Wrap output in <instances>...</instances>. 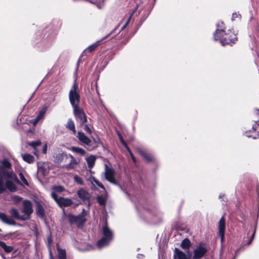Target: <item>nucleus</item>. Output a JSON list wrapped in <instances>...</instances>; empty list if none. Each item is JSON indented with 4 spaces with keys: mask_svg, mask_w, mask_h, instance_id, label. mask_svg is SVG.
Here are the masks:
<instances>
[{
    "mask_svg": "<svg viewBox=\"0 0 259 259\" xmlns=\"http://www.w3.org/2000/svg\"><path fill=\"white\" fill-rule=\"evenodd\" d=\"M206 250H207L205 247H203L201 245L199 246L194 250V258H201L205 253Z\"/></svg>",
    "mask_w": 259,
    "mask_h": 259,
    "instance_id": "4468645a",
    "label": "nucleus"
},
{
    "mask_svg": "<svg viewBox=\"0 0 259 259\" xmlns=\"http://www.w3.org/2000/svg\"><path fill=\"white\" fill-rule=\"evenodd\" d=\"M2 168L0 167V194L2 193L5 190V185L4 184L3 176L2 173L3 174L4 177H6L7 178L15 180L17 183H19V180L14 175L13 172H2Z\"/></svg>",
    "mask_w": 259,
    "mask_h": 259,
    "instance_id": "6e6552de",
    "label": "nucleus"
},
{
    "mask_svg": "<svg viewBox=\"0 0 259 259\" xmlns=\"http://www.w3.org/2000/svg\"><path fill=\"white\" fill-rule=\"evenodd\" d=\"M79 140L87 145H90L91 140L88 138L83 133L79 132L77 136Z\"/></svg>",
    "mask_w": 259,
    "mask_h": 259,
    "instance_id": "f3484780",
    "label": "nucleus"
},
{
    "mask_svg": "<svg viewBox=\"0 0 259 259\" xmlns=\"http://www.w3.org/2000/svg\"><path fill=\"white\" fill-rule=\"evenodd\" d=\"M66 127L69 129L70 130L72 131L74 134L76 133L75 125L72 120L69 119L68 120V122L66 125Z\"/></svg>",
    "mask_w": 259,
    "mask_h": 259,
    "instance_id": "393cba45",
    "label": "nucleus"
},
{
    "mask_svg": "<svg viewBox=\"0 0 259 259\" xmlns=\"http://www.w3.org/2000/svg\"><path fill=\"white\" fill-rule=\"evenodd\" d=\"M22 198L19 196L14 195L11 196V200L13 201L14 203L17 204L21 201Z\"/></svg>",
    "mask_w": 259,
    "mask_h": 259,
    "instance_id": "7c9ffc66",
    "label": "nucleus"
},
{
    "mask_svg": "<svg viewBox=\"0 0 259 259\" xmlns=\"http://www.w3.org/2000/svg\"><path fill=\"white\" fill-rule=\"evenodd\" d=\"M51 196L55 200L57 203L61 207H68L73 204L71 199L67 198L58 197L57 195L55 192H52Z\"/></svg>",
    "mask_w": 259,
    "mask_h": 259,
    "instance_id": "0eeeda50",
    "label": "nucleus"
},
{
    "mask_svg": "<svg viewBox=\"0 0 259 259\" xmlns=\"http://www.w3.org/2000/svg\"><path fill=\"white\" fill-rule=\"evenodd\" d=\"M224 196L223 194H220V196H219V198H222L223 196Z\"/></svg>",
    "mask_w": 259,
    "mask_h": 259,
    "instance_id": "3c124183",
    "label": "nucleus"
},
{
    "mask_svg": "<svg viewBox=\"0 0 259 259\" xmlns=\"http://www.w3.org/2000/svg\"><path fill=\"white\" fill-rule=\"evenodd\" d=\"M16 253V251H14V252H13V254Z\"/></svg>",
    "mask_w": 259,
    "mask_h": 259,
    "instance_id": "5fc2aeb1",
    "label": "nucleus"
},
{
    "mask_svg": "<svg viewBox=\"0 0 259 259\" xmlns=\"http://www.w3.org/2000/svg\"><path fill=\"white\" fill-rule=\"evenodd\" d=\"M225 228V220L224 217H223L221 218L219 222V233L221 238V242H222L224 241Z\"/></svg>",
    "mask_w": 259,
    "mask_h": 259,
    "instance_id": "ddd939ff",
    "label": "nucleus"
},
{
    "mask_svg": "<svg viewBox=\"0 0 259 259\" xmlns=\"http://www.w3.org/2000/svg\"><path fill=\"white\" fill-rule=\"evenodd\" d=\"M7 188L11 192H15L17 190V187L14 183L10 181H7L6 182Z\"/></svg>",
    "mask_w": 259,
    "mask_h": 259,
    "instance_id": "4be33fe9",
    "label": "nucleus"
},
{
    "mask_svg": "<svg viewBox=\"0 0 259 259\" xmlns=\"http://www.w3.org/2000/svg\"><path fill=\"white\" fill-rule=\"evenodd\" d=\"M50 244H48V247H49V249H50V248H51Z\"/></svg>",
    "mask_w": 259,
    "mask_h": 259,
    "instance_id": "603ef678",
    "label": "nucleus"
},
{
    "mask_svg": "<svg viewBox=\"0 0 259 259\" xmlns=\"http://www.w3.org/2000/svg\"><path fill=\"white\" fill-rule=\"evenodd\" d=\"M138 150L141 155L147 161H150L152 160L151 157L147 154L145 152L141 149H138Z\"/></svg>",
    "mask_w": 259,
    "mask_h": 259,
    "instance_id": "a878e982",
    "label": "nucleus"
},
{
    "mask_svg": "<svg viewBox=\"0 0 259 259\" xmlns=\"http://www.w3.org/2000/svg\"><path fill=\"white\" fill-rule=\"evenodd\" d=\"M19 176L20 177V179L22 182V183H20L19 182V184H20L21 185H25L27 186H29V183L27 181V180L26 179V178L24 177V176H23V174L22 172H20L19 174Z\"/></svg>",
    "mask_w": 259,
    "mask_h": 259,
    "instance_id": "bb28decb",
    "label": "nucleus"
},
{
    "mask_svg": "<svg viewBox=\"0 0 259 259\" xmlns=\"http://www.w3.org/2000/svg\"><path fill=\"white\" fill-rule=\"evenodd\" d=\"M74 114L81 124H83L87 121L83 110L79 107L73 109Z\"/></svg>",
    "mask_w": 259,
    "mask_h": 259,
    "instance_id": "9d476101",
    "label": "nucleus"
},
{
    "mask_svg": "<svg viewBox=\"0 0 259 259\" xmlns=\"http://www.w3.org/2000/svg\"><path fill=\"white\" fill-rule=\"evenodd\" d=\"M70 150L74 152L78 153L81 155H84L86 153L85 151L82 148L77 147H72Z\"/></svg>",
    "mask_w": 259,
    "mask_h": 259,
    "instance_id": "b1692460",
    "label": "nucleus"
},
{
    "mask_svg": "<svg viewBox=\"0 0 259 259\" xmlns=\"http://www.w3.org/2000/svg\"><path fill=\"white\" fill-rule=\"evenodd\" d=\"M137 257L138 259H143L144 258V255L141 254H138Z\"/></svg>",
    "mask_w": 259,
    "mask_h": 259,
    "instance_id": "49530a36",
    "label": "nucleus"
},
{
    "mask_svg": "<svg viewBox=\"0 0 259 259\" xmlns=\"http://www.w3.org/2000/svg\"><path fill=\"white\" fill-rule=\"evenodd\" d=\"M23 208L22 212L24 213L22 219L25 220H28L30 214L33 212L32 204L28 200H24L23 203Z\"/></svg>",
    "mask_w": 259,
    "mask_h": 259,
    "instance_id": "1a4fd4ad",
    "label": "nucleus"
},
{
    "mask_svg": "<svg viewBox=\"0 0 259 259\" xmlns=\"http://www.w3.org/2000/svg\"><path fill=\"white\" fill-rule=\"evenodd\" d=\"M57 248L59 258L60 259H66V250L65 249L60 248L59 247L58 244H57Z\"/></svg>",
    "mask_w": 259,
    "mask_h": 259,
    "instance_id": "412c9836",
    "label": "nucleus"
},
{
    "mask_svg": "<svg viewBox=\"0 0 259 259\" xmlns=\"http://www.w3.org/2000/svg\"><path fill=\"white\" fill-rule=\"evenodd\" d=\"M174 259H195L192 257V253L188 251L186 254L178 248H175L174 255Z\"/></svg>",
    "mask_w": 259,
    "mask_h": 259,
    "instance_id": "9b49d317",
    "label": "nucleus"
},
{
    "mask_svg": "<svg viewBox=\"0 0 259 259\" xmlns=\"http://www.w3.org/2000/svg\"><path fill=\"white\" fill-rule=\"evenodd\" d=\"M113 237L112 232L107 227L103 228V241H99L98 243H105V242L111 241Z\"/></svg>",
    "mask_w": 259,
    "mask_h": 259,
    "instance_id": "f8f14e48",
    "label": "nucleus"
},
{
    "mask_svg": "<svg viewBox=\"0 0 259 259\" xmlns=\"http://www.w3.org/2000/svg\"><path fill=\"white\" fill-rule=\"evenodd\" d=\"M77 195L80 199L83 201L88 200L91 197V195L83 189H80L77 191Z\"/></svg>",
    "mask_w": 259,
    "mask_h": 259,
    "instance_id": "2eb2a0df",
    "label": "nucleus"
},
{
    "mask_svg": "<svg viewBox=\"0 0 259 259\" xmlns=\"http://www.w3.org/2000/svg\"><path fill=\"white\" fill-rule=\"evenodd\" d=\"M107 37V36H106V37H103V38L102 40H103V39H105V38H106Z\"/></svg>",
    "mask_w": 259,
    "mask_h": 259,
    "instance_id": "864d4df0",
    "label": "nucleus"
},
{
    "mask_svg": "<svg viewBox=\"0 0 259 259\" xmlns=\"http://www.w3.org/2000/svg\"><path fill=\"white\" fill-rule=\"evenodd\" d=\"M237 16V14H233V18H234L235 17H236Z\"/></svg>",
    "mask_w": 259,
    "mask_h": 259,
    "instance_id": "09e8293b",
    "label": "nucleus"
},
{
    "mask_svg": "<svg viewBox=\"0 0 259 259\" xmlns=\"http://www.w3.org/2000/svg\"><path fill=\"white\" fill-rule=\"evenodd\" d=\"M53 190L54 191L53 192H62L65 190V189L63 187L61 186H55L53 188Z\"/></svg>",
    "mask_w": 259,
    "mask_h": 259,
    "instance_id": "473e14b6",
    "label": "nucleus"
},
{
    "mask_svg": "<svg viewBox=\"0 0 259 259\" xmlns=\"http://www.w3.org/2000/svg\"><path fill=\"white\" fill-rule=\"evenodd\" d=\"M59 157L61 158H65V159L69 160V163L66 164L63 166L64 168L68 170L74 169L77 166L79 163L76 159H75L72 155L67 154L66 153H62L59 156Z\"/></svg>",
    "mask_w": 259,
    "mask_h": 259,
    "instance_id": "39448f33",
    "label": "nucleus"
},
{
    "mask_svg": "<svg viewBox=\"0 0 259 259\" xmlns=\"http://www.w3.org/2000/svg\"><path fill=\"white\" fill-rule=\"evenodd\" d=\"M2 163L3 165V166H5V167L9 168L11 167V164L10 162L7 159H4L2 161Z\"/></svg>",
    "mask_w": 259,
    "mask_h": 259,
    "instance_id": "f704fd0d",
    "label": "nucleus"
},
{
    "mask_svg": "<svg viewBox=\"0 0 259 259\" xmlns=\"http://www.w3.org/2000/svg\"><path fill=\"white\" fill-rule=\"evenodd\" d=\"M10 213L11 217L13 218H15V219H16L18 220H22V221H25V220H23L22 219L23 215H20L19 212L16 208H11V210H10Z\"/></svg>",
    "mask_w": 259,
    "mask_h": 259,
    "instance_id": "a211bd4d",
    "label": "nucleus"
},
{
    "mask_svg": "<svg viewBox=\"0 0 259 259\" xmlns=\"http://www.w3.org/2000/svg\"><path fill=\"white\" fill-rule=\"evenodd\" d=\"M50 258L53 259V254H52L51 251H50Z\"/></svg>",
    "mask_w": 259,
    "mask_h": 259,
    "instance_id": "de8ad7c7",
    "label": "nucleus"
},
{
    "mask_svg": "<svg viewBox=\"0 0 259 259\" xmlns=\"http://www.w3.org/2000/svg\"><path fill=\"white\" fill-rule=\"evenodd\" d=\"M62 153L61 154H58V155L56 156V160H57V161L58 162H62L64 159H65V158H61L60 157H59V156L61 155Z\"/></svg>",
    "mask_w": 259,
    "mask_h": 259,
    "instance_id": "79ce46f5",
    "label": "nucleus"
},
{
    "mask_svg": "<svg viewBox=\"0 0 259 259\" xmlns=\"http://www.w3.org/2000/svg\"><path fill=\"white\" fill-rule=\"evenodd\" d=\"M97 201L100 205H105L106 202V199L103 196H98Z\"/></svg>",
    "mask_w": 259,
    "mask_h": 259,
    "instance_id": "72a5a7b5",
    "label": "nucleus"
},
{
    "mask_svg": "<svg viewBox=\"0 0 259 259\" xmlns=\"http://www.w3.org/2000/svg\"><path fill=\"white\" fill-rule=\"evenodd\" d=\"M51 241L49 239V243H50Z\"/></svg>",
    "mask_w": 259,
    "mask_h": 259,
    "instance_id": "4d7b16f0",
    "label": "nucleus"
},
{
    "mask_svg": "<svg viewBox=\"0 0 259 259\" xmlns=\"http://www.w3.org/2000/svg\"><path fill=\"white\" fill-rule=\"evenodd\" d=\"M104 174L106 180L114 185H118V183L115 178V171L113 168L105 164Z\"/></svg>",
    "mask_w": 259,
    "mask_h": 259,
    "instance_id": "423d86ee",
    "label": "nucleus"
},
{
    "mask_svg": "<svg viewBox=\"0 0 259 259\" xmlns=\"http://www.w3.org/2000/svg\"><path fill=\"white\" fill-rule=\"evenodd\" d=\"M74 181L77 184H79V185H83L84 184L83 183V181L82 179V178L80 177H79L77 175H75L74 176Z\"/></svg>",
    "mask_w": 259,
    "mask_h": 259,
    "instance_id": "2f4dec72",
    "label": "nucleus"
},
{
    "mask_svg": "<svg viewBox=\"0 0 259 259\" xmlns=\"http://www.w3.org/2000/svg\"><path fill=\"white\" fill-rule=\"evenodd\" d=\"M182 243H190V241L188 239L185 238L182 241Z\"/></svg>",
    "mask_w": 259,
    "mask_h": 259,
    "instance_id": "a18cd8bd",
    "label": "nucleus"
},
{
    "mask_svg": "<svg viewBox=\"0 0 259 259\" xmlns=\"http://www.w3.org/2000/svg\"><path fill=\"white\" fill-rule=\"evenodd\" d=\"M102 40L97 41L95 43L92 44V45L90 46L87 49V50H88L90 52H92L93 51H94L100 45V42Z\"/></svg>",
    "mask_w": 259,
    "mask_h": 259,
    "instance_id": "c85d7f7f",
    "label": "nucleus"
},
{
    "mask_svg": "<svg viewBox=\"0 0 259 259\" xmlns=\"http://www.w3.org/2000/svg\"><path fill=\"white\" fill-rule=\"evenodd\" d=\"M96 157L94 155H91L86 158V160L90 168H92L95 163Z\"/></svg>",
    "mask_w": 259,
    "mask_h": 259,
    "instance_id": "aec40b11",
    "label": "nucleus"
},
{
    "mask_svg": "<svg viewBox=\"0 0 259 259\" xmlns=\"http://www.w3.org/2000/svg\"><path fill=\"white\" fill-rule=\"evenodd\" d=\"M37 213L40 217H43L44 214V211L43 207L40 204L37 205L36 208Z\"/></svg>",
    "mask_w": 259,
    "mask_h": 259,
    "instance_id": "c756f323",
    "label": "nucleus"
},
{
    "mask_svg": "<svg viewBox=\"0 0 259 259\" xmlns=\"http://www.w3.org/2000/svg\"><path fill=\"white\" fill-rule=\"evenodd\" d=\"M133 13H132L130 17L128 18V20H127V22L125 23V24L121 28V29L122 30H123L126 27V26L128 25V24L130 23V21H131V18L132 17V15H133Z\"/></svg>",
    "mask_w": 259,
    "mask_h": 259,
    "instance_id": "58836bf2",
    "label": "nucleus"
},
{
    "mask_svg": "<svg viewBox=\"0 0 259 259\" xmlns=\"http://www.w3.org/2000/svg\"><path fill=\"white\" fill-rule=\"evenodd\" d=\"M222 250L221 251V255H222Z\"/></svg>",
    "mask_w": 259,
    "mask_h": 259,
    "instance_id": "13d9d810",
    "label": "nucleus"
},
{
    "mask_svg": "<svg viewBox=\"0 0 259 259\" xmlns=\"http://www.w3.org/2000/svg\"><path fill=\"white\" fill-rule=\"evenodd\" d=\"M89 214L88 212L83 209L80 214L78 215L69 214L68 221L71 224H74L78 227H82L87 221L86 216Z\"/></svg>",
    "mask_w": 259,
    "mask_h": 259,
    "instance_id": "f03ea898",
    "label": "nucleus"
},
{
    "mask_svg": "<svg viewBox=\"0 0 259 259\" xmlns=\"http://www.w3.org/2000/svg\"><path fill=\"white\" fill-rule=\"evenodd\" d=\"M69 98L73 108H78L80 102V96L78 93V85L75 81L69 92Z\"/></svg>",
    "mask_w": 259,
    "mask_h": 259,
    "instance_id": "7ed1b4c3",
    "label": "nucleus"
},
{
    "mask_svg": "<svg viewBox=\"0 0 259 259\" xmlns=\"http://www.w3.org/2000/svg\"><path fill=\"white\" fill-rule=\"evenodd\" d=\"M108 244H75V248L80 251L100 250L107 246Z\"/></svg>",
    "mask_w": 259,
    "mask_h": 259,
    "instance_id": "20e7f679",
    "label": "nucleus"
},
{
    "mask_svg": "<svg viewBox=\"0 0 259 259\" xmlns=\"http://www.w3.org/2000/svg\"><path fill=\"white\" fill-rule=\"evenodd\" d=\"M84 130L89 134H91L92 133V131L90 128L88 126V125H85L84 127Z\"/></svg>",
    "mask_w": 259,
    "mask_h": 259,
    "instance_id": "37998d69",
    "label": "nucleus"
},
{
    "mask_svg": "<svg viewBox=\"0 0 259 259\" xmlns=\"http://www.w3.org/2000/svg\"><path fill=\"white\" fill-rule=\"evenodd\" d=\"M39 120H37V117H36V118L35 119V120H34V123H37Z\"/></svg>",
    "mask_w": 259,
    "mask_h": 259,
    "instance_id": "8fccbe9b",
    "label": "nucleus"
},
{
    "mask_svg": "<svg viewBox=\"0 0 259 259\" xmlns=\"http://www.w3.org/2000/svg\"><path fill=\"white\" fill-rule=\"evenodd\" d=\"M93 181L98 187H99L100 188H101L104 190L105 189V187L103 186V185L101 183H100L99 181H98L96 179L94 178Z\"/></svg>",
    "mask_w": 259,
    "mask_h": 259,
    "instance_id": "c9c22d12",
    "label": "nucleus"
},
{
    "mask_svg": "<svg viewBox=\"0 0 259 259\" xmlns=\"http://www.w3.org/2000/svg\"><path fill=\"white\" fill-rule=\"evenodd\" d=\"M3 249L7 252L9 253L12 252L14 248L11 246H8L6 244H0Z\"/></svg>",
    "mask_w": 259,
    "mask_h": 259,
    "instance_id": "cd10ccee",
    "label": "nucleus"
},
{
    "mask_svg": "<svg viewBox=\"0 0 259 259\" xmlns=\"http://www.w3.org/2000/svg\"><path fill=\"white\" fill-rule=\"evenodd\" d=\"M41 143L40 140H37L36 141L31 142L28 143V145L33 147L34 150L33 153L36 156L38 155V151L37 150V147L40 146Z\"/></svg>",
    "mask_w": 259,
    "mask_h": 259,
    "instance_id": "6ab92c4d",
    "label": "nucleus"
},
{
    "mask_svg": "<svg viewBox=\"0 0 259 259\" xmlns=\"http://www.w3.org/2000/svg\"><path fill=\"white\" fill-rule=\"evenodd\" d=\"M252 128H253V129L254 130H255V128H254V126H252Z\"/></svg>",
    "mask_w": 259,
    "mask_h": 259,
    "instance_id": "6e6d98bb",
    "label": "nucleus"
},
{
    "mask_svg": "<svg viewBox=\"0 0 259 259\" xmlns=\"http://www.w3.org/2000/svg\"><path fill=\"white\" fill-rule=\"evenodd\" d=\"M46 113V109H42L40 111L39 115L37 116V120H39Z\"/></svg>",
    "mask_w": 259,
    "mask_h": 259,
    "instance_id": "e433bc0d",
    "label": "nucleus"
},
{
    "mask_svg": "<svg viewBox=\"0 0 259 259\" xmlns=\"http://www.w3.org/2000/svg\"><path fill=\"white\" fill-rule=\"evenodd\" d=\"M126 149L130 152V155H131V158L133 159V161L135 162H136V158L134 156V154H133V153L132 152V151H131V150L130 149V148L128 147H127V148H126Z\"/></svg>",
    "mask_w": 259,
    "mask_h": 259,
    "instance_id": "ea45409f",
    "label": "nucleus"
},
{
    "mask_svg": "<svg viewBox=\"0 0 259 259\" xmlns=\"http://www.w3.org/2000/svg\"><path fill=\"white\" fill-rule=\"evenodd\" d=\"M22 156L23 159L25 161H26L29 163H31L34 162V158L32 155H31L30 154H23L22 155Z\"/></svg>",
    "mask_w": 259,
    "mask_h": 259,
    "instance_id": "5701e85b",
    "label": "nucleus"
},
{
    "mask_svg": "<svg viewBox=\"0 0 259 259\" xmlns=\"http://www.w3.org/2000/svg\"><path fill=\"white\" fill-rule=\"evenodd\" d=\"M0 220L5 223L9 225H14L15 222L11 219L9 216L7 215L4 213L0 212Z\"/></svg>",
    "mask_w": 259,
    "mask_h": 259,
    "instance_id": "dca6fc26",
    "label": "nucleus"
},
{
    "mask_svg": "<svg viewBox=\"0 0 259 259\" xmlns=\"http://www.w3.org/2000/svg\"><path fill=\"white\" fill-rule=\"evenodd\" d=\"M47 144H45L43 148V153L44 154H46L47 153Z\"/></svg>",
    "mask_w": 259,
    "mask_h": 259,
    "instance_id": "c03bdc74",
    "label": "nucleus"
},
{
    "mask_svg": "<svg viewBox=\"0 0 259 259\" xmlns=\"http://www.w3.org/2000/svg\"><path fill=\"white\" fill-rule=\"evenodd\" d=\"M214 37L215 40H219L222 45L234 43L237 39L236 34L230 30L227 33H225L223 29H217L214 33Z\"/></svg>",
    "mask_w": 259,
    "mask_h": 259,
    "instance_id": "f257e3e1",
    "label": "nucleus"
},
{
    "mask_svg": "<svg viewBox=\"0 0 259 259\" xmlns=\"http://www.w3.org/2000/svg\"><path fill=\"white\" fill-rule=\"evenodd\" d=\"M181 244L182 248L184 249H188L191 245V244Z\"/></svg>",
    "mask_w": 259,
    "mask_h": 259,
    "instance_id": "a19ab883",
    "label": "nucleus"
},
{
    "mask_svg": "<svg viewBox=\"0 0 259 259\" xmlns=\"http://www.w3.org/2000/svg\"><path fill=\"white\" fill-rule=\"evenodd\" d=\"M118 137L120 139V140L121 141V142L122 143V144H123V145L126 148H127L128 146L126 144V143H125V142L124 141L121 135L119 133H118Z\"/></svg>",
    "mask_w": 259,
    "mask_h": 259,
    "instance_id": "4c0bfd02",
    "label": "nucleus"
}]
</instances>
